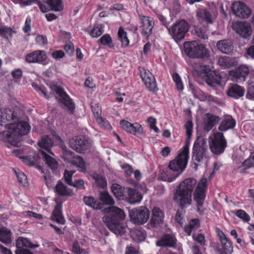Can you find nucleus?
Listing matches in <instances>:
<instances>
[{
  "instance_id": "nucleus-43",
  "label": "nucleus",
  "mask_w": 254,
  "mask_h": 254,
  "mask_svg": "<svg viewBox=\"0 0 254 254\" xmlns=\"http://www.w3.org/2000/svg\"><path fill=\"white\" fill-rule=\"evenodd\" d=\"M118 37L123 47H127L129 44V40L128 39L127 35V32L125 31L124 29L122 27H120L118 32Z\"/></svg>"
},
{
  "instance_id": "nucleus-49",
  "label": "nucleus",
  "mask_w": 254,
  "mask_h": 254,
  "mask_svg": "<svg viewBox=\"0 0 254 254\" xmlns=\"http://www.w3.org/2000/svg\"><path fill=\"white\" fill-rule=\"evenodd\" d=\"M111 190L114 194L120 199L123 196L122 189L120 185L114 184L112 186Z\"/></svg>"
},
{
  "instance_id": "nucleus-36",
  "label": "nucleus",
  "mask_w": 254,
  "mask_h": 254,
  "mask_svg": "<svg viewBox=\"0 0 254 254\" xmlns=\"http://www.w3.org/2000/svg\"><path fill=\"white\" fill-rule=\"evenodd\" d=\"M41 155L44 158L46 163L48 166L53 171L57 170L58 168L59 164L57 161L53 157L46 154L44 151H41Z\"/></svg>"
},
{
  "instance_id": "nucleus-48",
  "label": "nucleus",
  "mask_w": 254,
  "mask_h": 254,
  "mask_svg": "<svg viewBox=\"0 0 254 254\" xmlns=\"http://www.w3.org/2000/svg\"><path fill=\"white\" fill-rule=\"evenodd\" d=\"M14 171L15 173V175L19 183L21 184L23 186H26L28 183V182L27 180V177H26L25 174L23 172L19 170L16 171L15 170H14Z\"/></svg>"
},
{
  "instance_id": "nucleus-6",
  "label": "nucleus",
  "mask_w": 254,
  "mask_h": 254,
  "mask_svg": "<svg viewBox=\"0 0 254 254\" xmlns=\"http://www.w3.org/2000/svg\"><path fill=\"white\" fill-rule=\"evenodd\" d=\"M50 89L52 93L55 96L56 99L64 109L72 113L74 109V104L71 98L61 87L56 85L51 86Z\"/></svg>"
},
{
  "instance_id": "nucleus-7",
  "label": "nucleus",
  "mask_w": 254,
  "mask_h": 254,
  "mask_svg": "<svg viewBox=\"0 0 254 254\" xmlns=\"http://www.w3.org/2000/svg\"><path fill=\"white\" fill-rule=\"evenodd\" d=\"M209 145L211 151L215 154L222 153L227 146V141L222 132H217L209 137Z\"/></svg>"
},
{
  "instance_id": "nucleus-21",
  "label": "nucleus",
  "mask_w": 254,
  "mask_h": 254,
  "mask_svg": "<svg viewBox=\"0 0 254 254\" xmlns=\"http://www.w3.org/2000/svg\"><path fill=\"white\" fill-rule=\"evenodd\" d=\"M141 22V28L142 34L146 37L152 33L153 27V18L143 15H139Z\"/></svg>"
},
{
  "instance_id": "nucleus-29",
  "label": "nucleus",
  "mask_w": 254,
  "mask_h": 254,
  "mask_svg": "<svg viewBox=\"0 0 254 254\" xmlns=\"http://www.w3.org/2000/svg\"><path fill=\"white\" fill-rule=\"evenodd\" d=\"M39 146L41 148L40 150V152L41 151L45 150L52 154L53 153L51 151V148L53 145V141L47 135H44L41 137V138L38 141Z\"/></svg>"
},
{
  "instance_id": "nucleus-56",
  "label": "nucleus",
  "mask_w": 254,
  "mask_h": 254,
  "mask_svg": "<svg viewBox=\"0 0 254 254\" xmlns=\"http://www.w3.org/2000/svg\"><path fill=\"white\" fill-rule=\"evenodd\" d=\"M45 245V247H47L53 254H63V252L55 246L52 242L47 243Z\"/></svg>"
},
{
  "instance_id": "nucleus-2",
  "label": "nucleus",
  "mask_w": 254,
  "mask_h": 254,
  "mask_svg": "<svg viewBox=\"0 0 254 254\" xmlns=\"http://www.w3.org/2000/svg\"><path fill=\"white\" fill-rule=\"evenodd\" d=\"M6 128L7 130L3 133L4 140L13 146L17 145L20 136L27 134L30 130L29 125L25 122L7 124Z\"/></svg>"
},
{
  "instance_id": "nucleus-55",
  "label": "nucleus",
  "mask_w": 254,
  "mask_h": 254,
  "mask_svg": "<svg viewBox=\"0 0 254 254\" xmlns=\"http://www.w3.org/2000/svg\"><path fill=\"white\" fill-rule=\"evenodd\" d=\"M104 45H107L109 47H112V38L108 34L103 35L99 40Z\"/></svg>"
},
{
  "instance_id": "nucleus-14",
  "label": "nucleus",
  "mask_w": 254,
  "mask_h": 254,
  "mask_svg": "<svg viewBox=\"0 0 254 254\" xmlns=\"http://www.w3.org/2000/svg\"><path fill=\"white\" fill-rule=\"evenodd\" d=\"M232 9L234 14L241 18H247L251 14V9L243 2L235 1L232 4Z\"/></svg>"
},
{
  "instance_id": "nucleus-22",
  "label": "nucleus",
  "mask_w": 254,
  "mask_h": 254,
  "mask_svg": "<svg viewBox=\"0 0 254 254\" xmlns=\"http://www.w3.org/2000/svg\"><path fill=\"white\" fill-rule=\"evenodd\" d=\"M120 125L124 130L133 134H141L143 132V128L137 123L131 124L128 121L123 120L120 122Z\"/></svg>"
},
{
  "instance_id": "nucleus-39",
  "label": "nucleus",
  "mask_w": 254,
  "mask_h": 254,
  "mask_svg": "<svg viewBox=\"0 0 254 254\" xmlns=\"http://www.w3.org/2000/svg\"><path fill=\"white\" fill-rule=\"evenodd\" d=\"M252 167H254V155L252 153L239 166V172L244 173L245 170Z\"/></svg>"
},
{
  "instance_id": "nucleus-57",
  "label": "nucleus",
  "mask_w": 254,
  "mask_h": 254,
  "mask_svg": "<svg viewBox=\"0 0 254 254\" xmlns=\"http://www.w3.org/2000/svg\"><path fill=\"white\" fill-rule=\"evenodd\" d=\"M74 171L65 170L64 173V178L65 182L69 185H73L72 177Z\"/></svg>"
},
{
  "instance_id": "nucleus-13",
  "label": "nucleus",
  "mask_w": 254,
  "mask_h": 254,
  "mask_svg": "<svg viewBox=\"0 0 254 254\" xmlns=\"http://www.w3.org/2000/svg\"><path fill=\"white\" fill-rule=\"evenodd\" d=\"M232 28L239 36L244 39L249 37L252 33V28L247 22L236 21L232 24Z\"/></svg>"
},
{
  "instance_id": "nucleus-62",
  "label": "nucleus",
  "mask_w": 254,
  "mask_h": 254,
  "mask_svg": "<svg viewBox=\"0 0 254 254\" xmlns=\"http://www.w3.org/2000/svg\"><path fill=\"white\" fill-rule=\"evenodd\" d=\"M148 124L150 127L153 129L156 132H158L159 131V129L156 126V120L152 117H149L147 120Z\"/></svg>"
},
{
  "instance_id": "nucleus-18",
  "label": "nucleus",
  "mask_w": 254,
  "mask_h": 254,
  "mask_svg": "<svg viewBox=\"0 0 254 254\" xmlns=\"http://www.w3.org/2000/svg\"><path fill=\"white\" fill-rule=\"evenodd\" d=\"M47 58V56L44 51L37 50L28 54L25 59L29 63H42L45 62Z\"/></svg>"
},
{
  "instance_id": "nucleus-23",
  "label": "nucleus",
  "mask_w": 254,
  "mask_h": 254,
  "mask_svg": "<svg viewBox=\"0 0 254 254\" xmlns=\"http://www.w3.org/2000/svg\"><path fill=\"white\" fill-rule=\"evenodd\" d=\"M125 190V192L126 193V199L129 203H138L141 201L142 199V194L135 190L130 188H127Z\"/></svg>"
},
{
  "instance_id": "nucleus-28",
  "label": "nucleus",
  "mask_w": 254,
  "mask_h": 254,
  "mask_svg": "<svg viewBox=\"0 0 254 254\" xmlns=\"http://www.w3.org/2000/svg\"><path fill=\"white\" fill-rule=\"evenodd\" d=\"M219 235L221 244L223 246V251L221 253L225 254H232L233 252L232 242L226 237L222 232L219 233Z\"/></svg>"
},
{
  "instance_id": "nucleus-52",
  "label": "nucleus",
  "mask_w": 254,
  "mask_h": 254,
  "mask_svg": "<svg viewBox=\"0 0 254 254\" xmlns=\"http://www.w3.org/2000/svg\"><path fill=\"white\" fill-rule=\"evenodd\" d=\"M14 33V31L10 28L0 27V35L6 38L11 37Z\"/></svg>"
},
{
  "instance_id": "nucleus-1",
  "label": "nucleus",
  "mask_w": 254,
  "mask_h": 254,
  "mask_svg": "<svg viewBox=\"0 0 254 254\" xmlns=\"http://www.w3.org/2000/svg\"><path fill=\"white\" fill-rule=\"evenodd\" d=\"M207 183V179L203 178L196 186L197 181L195 179L188 178L185 180L177 188L174 195V200L181 206L190 205L191 202L192 192L196 187L193 193L194 200L197 204L198 211L202 212L206 195Z\"/></svg>"
},
{
  "instance_id": "nucleus-8",
  "label": "nucleus",
  "mask_w": 254,
  "mask_h": 254,
  "mask_svg": "<svg viewBox=\"0 0 254 254\" xmlns=\"http://www.w3.org/2000/svg\"><path fill=\"white\" fill-rule=\"evenodd\" d=\"M149 210L144 206L135 208L129 211V215L132 222L136 224L145 223L149 218Z\"/></svg>"
},
{
  "instance_id": "nucleus-59",
  "label": "nucleus",
  "mask_w": 254,
  "mask_h": 254,
  "mask_svg": "<svg viewBox=\"0 0 254 254\" xmlns=\"http://www.w3.org/2000/svg\"><path fill=\"white\" fill-rule=\"evenodd\" d=\"M96 121L101 127L107 129H110L111 128V126L109 122L106 120L103 119L101 117L97 119Z\"/></svg>"
},
{
  "instance_id": "nucleus-10",
  "label": "nucleus",
  "mask_w": 254,
  "mask_h": 254,
  "mask_svg": "<svg viewBox=\"0 0 254 254\" xmlns=\"http://www.w3.org/2000/svg\"><path fill=\"white\" fill-rule=\"evenodd\" d=\"M103 221L108 228L116 235H123L126 230V228L123 223H120L116 219L110 216H104Z\"/></svg>"
},
{
  "instance_id": "nucleus-60",
  "label": "nucleus",
  "mask_w": 254,
  "mask_h": 254,
  "mask_svg": "<svg viewBox=\"0 0 254 254\" xmlns=\"http://www.w3.org/2000/svg\"><path fill=\"white\" fill-rule=\"evenodd\" d=\"M192 93L194 96L200 101H204L206 100V93L201 90H193Z\"/></svg>"
},
{
  "instance_id": "nucleus-44",
  "label": "nucleus",
  "mask_w": 254,
  "mask_h": 254,
  "mask_svg": "<svg viewBox=\"0 0 254 254\" xmlns=\"http://www.w3.org/2000/svg\"><path fill=\"white\" fill-rule=\"evenodd\" d=\"M131 236L133 241L136 242H141L145 239V234L138 229L134 230L131 232Z\"/></svg>"
},
{
  "instance_id": "nucleus-61",
  "label": "nucleus",
  "mask_w": 254,
  "mask_h": 254,
  "mask_svg": "<svg viewBox=\"0 0 254 254\" xmlns=\"http://www.w3.org/2000/svg\"><path fill=\"white\" fill-rule=\"evenodd\" d=\"M91 108L95 119L97 120L100 118L102 113L101 108L96 104L92 105Z\"/></svg>"
},
{
  "instance_id": "nucleus-25",
  "label": "nucleus",
  "mask_w": 254,
  "mask_h": 254,
  "mask_svg": "<svg viewBox=\"0 0 254 254\" xmlns=\"http://www.w3.org/2000/svg\"><path fill=\"white\" fill-rule=\"evenodd\" d=\"M244 93V88L236 84L231 85L227 91L228 96L235 99H239L243 97Z\"/></svg>"
},
{
  "instance_id": "nucleus-12",
  "label": "nucleus",
  "mask_w": 254,
  "mask_h": 254,
  "mask_svg": "<svg viewBox=\"0 0 254 254\" xmlns=\"http://www.w3.org/2000/svg\"><path fill=\"white\" fill-rule=\"evenodd\" d=\"M140 77L144 84L150 91L157 90V87L154 76L148 70L143 67H139Z\"/></svg>"
},
{
  "instance_id": "nucleus-32",
  "label": "nucleus",
  "mask_w": 254,
  "mask_h": 254,
  "mask_svg": "<svg viewBox=\"0 0 254 254\" xmlns=\"http://www.w3.org/2000/svg\"><path fill=\"white\" fill-rule=\"evenodd\" d=\"M55 192L61 196H72L73 195L72 190L67 188L62 182L59 181L55 187Z\"/></svg>"
},
{
  "instance_id": "nucleus-5",
  "label": "nucleus",
  "mask_w": 254,
  "mask_h": 254,
  "mask_svg": "<svg viewBox=\"0 0 254 254\" xmlns=\"http://www.w3.org/2000/svg\"><path fill=\"white\" fill-rule=\"evenodd\" d=\"M184 48L187 55L190 58L205 59L209 57L208 50L197 41L185 42Z\"/></svg>"
},
{
  "instance_id": "nucleus-58",
  "label": "nucleus",
  "mask_w": 254,
  "mask_h": 254,
  "mask_svg": "<svg viewBox=\"0 0 254 254\" xmlns=\"http://www.w3.org/2000/svg\"><path fill=\"white\" fill-rule=\"evenodd\" d=\"M235 214L240 218L246 222H249L250 220V217L249 215L243 210H237Z\"/></svg>"
},
{
  "instance_id": "nucleus-27",
  "label": "nucleus",
  "mask_w": 254,
  "mask_h": 254,
  "mask_svg": "<svg viewBox=\"0 0 254 254\" xmlns=\"http://www.w3.org/2000/svg\"><path fill=\"white\" fill-rule=\"evenodd\" d=\"M176 238L171 235H166L163 236L161 239L157 242L156 244L159 247H169L171 248L176 247Z\"/></svg>"
},
{
  "instance_id": "nucleus-16",
  "label": "nucleus",
  "mask_w": 254,
  "mask_h": 254,
  "mask_svg": "<svg viewBox=\"0 0 254 254\" xmlns=\"http://www.w3.org/2000/svg\"><path fill=\"white\" fill-rule=\"evenodd\" d=\"M250 71L249 67L246 65H241L235 70L231 71L230 74L236 82L244 81Z\"/></svg>"
},
{
  "instance_id": "nucleus-24",
  "label": "nucleus",
  "mask_w": 254,
  "mask_h": 254,
  "mask_svg": "<svg viewBox=\"0 0 254 254\" xmlns=\"http://www.w3.org/2000/svg\"><path fill=\"white\" fill-rule=\"evenodd\" d=\"M236 124V120L232 116H225L220 122L218 129L221 131H225L233 129L235 127Z\"/></svg>"
},
{
  "instance_id": "nucleus-51",
  "label": "nucleus",
  "mask_w": 254,
  "mask_h": 254,
  "mask_svg": "<svg viewBox=\"0 0 254 254\" xmlns=\"http://www.w3.org/2000/svg\"><path fill=\"white\" fill-rule=\"evenodd\" d=\"M173 79L176 83V86L178 90H182L184 89V85L180 75L177 73H173Z\"/></svg>"
},
{
  "instance_id": "nucleus-30",
  "label": "nucleus",
  "mask_w": 254,
  "mask_h": 254,
  "mask_svg": "<svg viewBox=\"0 0 254 254\" xmlns=\"http://www.w3.org/2000/svg\"><path fill=\"white\" fill-rule=\"evenodd\" d=\"M17 118L16 113L11 110L7 109H0V121L6 122L14 120Z\"/></svg>"
},
{
  "instance_id": "nucleus-3",
  "label": "nucleus",
  "mask_w": 254,
  "mask_h": 254,
  "mask_svg": "<svg viewBox=\"0 0 254 254\" xmlns=\"http://www.w3.org/2000/svg\"><path fill=\"white\" fill-rule=\"evenodd\" d=\"M189 155V148L187 145L176 159L170 163L169 166L170 170L166 173L168 182L173 181L184 171L188 163Z\"/></svg>"
},
{
  "instance_id": "nucleus-41",
  "label": "nucleus",
  "mask_w": 254,
  "mask_h": 254,
  "mask_svg": "<svg viewBox=\"0 0 254 254\" xmlns=\"http://www.w3.org/2000/svg\"><path fill=\"white\" fill-rule=\"evenodd\" d=\"M99 198L106 205H113L115 204L114 200L106 191H102L100 192Z\"/></svg>"
},
{
  "instance_id": "nucleus-15",
  "label": "nucleus",
  "mask_w": 254,
  "mask_h": 254,
  "mask_svg": "<svg viewBox=\"0 0 254 254\" xmlns=\"http://www.w3.org/2000/svg\"><path fill=\"white\" fill-rule=\"evenodd\" d=\"M39 6L43 12L60 11L63 8L62 0H48L44 3H40Z\"/></svg>"
},
{
  "instance_id": "nucleus-54",
  "label": "nucleus",
  "mask_w": 254,
  "mask_h": 254,
  "mask_svg": "<svg viewBox=\"0 0 254 254\" xmlns=\"http://www.w3.org/2000/svg\"><path fill=\"white\" fill-rule=\"evenodd\" d=\"M72 252L75 254H86L87 252L82 249L77 241H74L72 245Z\"/></svg>"
},
{
  "instance_id": "nucleus-42",
  "label": "nucleus",
  "mask_w": 254,
  "mask_h": 254,
  "mask_svg": "<svg viewBox=\"0 0 254 254\" xmlns=\"http://www.w3.org/2000/svg\"><path fill=\"white\" fill-rule=\"evenodd\" d=\"M196 14L199 19L204 20L208 23H212L211 14L207 9H199Z\"/></svg>"
},
{
  "instance_id": "nucleus-40",
  "label": "nucleus",
  "mask_w": 254,
  "mask_h": 254,
  "mask_svg": "<svg viewBox=\"0 0 254 254\" xmlns=\"http://www.w3.org/2000/svg\"><path fill=\"white\" fill-rule=\"evenodd\" d=\"M199 227V220L197 219H192L189 224L185 227V232L190 235L192 233L194 232Z\"/></svg>"
},
{
  "instance_id": "nucleus-45",
  "label": "nucleus",
  "mask_w": 254,
  "mask_h": 254,
  "mask_svg": "<svg viewBox=\"0 0 254 254\" xmlns=\"http://www.w3.org/2000/svg\"><path fill=\"white\" fill-rule=\"evenodd\" d=\"M92 178L94 180L97 186L100 188H104L107 185V182L104 178L97 174H93Z\"/></svg>"
},
{
  "instance_id": "nucleus-37",
  "label": "nucleus",
  "mask_w": 254,
  "mask_h": 254,
  "mask_svg": "<svg viewBox=\"0 0 254 254\" xmlns=\"http://www.w3.org/2000/svg\"><path fill=\"white\" fill-rule=\"evenodd\" d=\"M70 163L79 168L81 172H85L86 169V163L84 162L83 159L78 155H75Z\"/></svg>"
},
{
  "instance_id": "nucleus-20",
  "label": "nucleus",
  "mask_w": 254,
  "mask_h": 254,
  "mask_svg": "<svg viewBox=\"0 0 254 254\" xmlns=\"http://www.w3.org/2000/svg\"><path fill=\"white\" fill-rule=\"evenodd\" d=\"M164 219V214L160 208L154 207L152 210V214L150 220V225L151 227H156L163 223Z\"/></svg>"
},
{
  "instance_id": "nucleus-9",
  "label": "nucleus",
  "mask_w": 254,
  "mask_h": 254,
  "mask_svg": "<svg viewBox=\"0 0 254 254\" xmlns=\"http://www.w3.org/2000/svg\"><path fill=\"white\" fill-rule=\"evenodd\" d=\"M189 30V25L185 20L177 21L169 31L176 41H180L185 38Z\"/></svg>"
},
{
  "instance_id": "nucleus-4",
  "label": "nucleus",
  "mask_w": 254,
  "mask_h": 254,
  "mask_svg": "<svg viewBox=\"0 0 254 254\" xmlns=\"http://www.w3.org/2000/svg\"><path fill=\"white\" fill-rule=\"evenodd\" d=\"M207 142L204 138L199 137L195 141L192 151V160L194 162V169L197 170L196 162L199 163L208 157Z\"/></svg>"
},
{
  "instance_id": "nucleus-35",
  "label": "nucleus",
  "mask_w": 254,
  "mask_h": 254,
  "mask_svg": "<svg viewBox=\"0 0 254 254\" xmlns=\"http://www.w3.org/2000/svg\"><path fill=\"white\" fill-rule=\"evenodd\" d=\"M83 201L86 205L94 209H100L103 206V203L95 199V198L92 196H84L83 197Z\"/></svg>"
},
{
  "instance_id": "nucleus-33",
  "label": "nucleus",
  "mask_w": 254,
  "mask_h": 254,
  "mask_svg": "<svg viewBox=\"0 0 254 254\" xmlns=\"http://www.w3.org/2000/svg\"><path fill=\"white\" fill-rule=\"evenodd\" d=\"M52 219L57 223L64 224V219L62 213V206L61 204L57 205L54 210Z\"/></svg>"
},
{
  "instance_id": "nucleus-34",
  "label": "nucleus",
  "mask_w": 254,
  "mask_h": 254,
  "mask_svg": "<svg viewBox=\"0 0 254 254\" xmlns=\"http://www.w3.org/2000/svg\"><path fill=\"white\" fill-rule=\"evenodd\" d=\"M16 246L17 248L20 249L23 247L30 248L31 249H35L39 247V245L38 244H33L27 238L19 237L16 243Z\"/></svg>"
},
{
  "instance_id": "nucleus-26",
  "label": "nucleus",
  "mask_w": 254,
  "mask_h": 254,
  "mask_svg": "<svg viewBox=\"0 0 254 254\" xmlns=\"http://www.w3.org/2000/svg\"><path fill=\"white\" fill-rule=\"evenodd\" d=\"M206 82L211 87L221 85L222 77L219 74L214 71H210L206 75Z\"/></svg>"
},
{
  "instance_id": "nucleus-17",
  "label": "nucleus",
  "mask_w": 254,
  "mask_h": 254,
  "mask_svg": "<svg viewBox=\"0 0 254 254\" xmlns=\"http://www.w3.org/2000/svg\"><path fill=\"white\" fill-rule=\"evenodd\" d=\"M220 120V117L218 116L209 113L205 114L203 119L204 130L209 131L219 122Z\"/></svg>"
},
{
  "instance_id": "nucleus-64",
  "label": "nucleus",
  "mask_w": 254,
  "mask_h": 254,
  "mask_svg": "<svg viewBox=\"0 0 254 254\" xmlns=\"http://www.w3.org/2000/svg\"><path fill=\"white\" fill-rule=\"evenodd\" d=\"M195 33L196 35L201 39L205 40L208 38V36L206 33V31L204 29L196 28L195 29Z\"/></svg>"
},
{
  "instance_id": "nucleus-38",
  "label": "nucleus",
  "mask_w": 254,
  "mask_h": 254,
  "mask_svg": "<svg viewBox=\"0 0 254 254\" xmlns=\"http://www.w3.org/2000/svg\"><path fill=\"white\" fill-rule=\"evenodd\" d=\"M11 232L5 227L0 228V241L8 244L11 241Z\"/></svg>"
},
{
  "instance_id": "nucleus-47",
  "label": "nucleus",
  "mask_w": 254,
  "mask_h": 254,
  "mask_svg": "<svg viewBox=\"0 0 254 254\" xmlns=\"http://www.w3.org/2000/svg\"><path fill=\"white\" fill-rule=\"evenodd\" d=\"M62 158H64V160H66L67 161L70 163L71 160L75 156V154H74L73 152L67 149L66 147L62 148Z\"/></svg>"
},
{
  "instance_id": "nucleus-53",
  "label": "nucleus",
  "mask_w": 254,
  "mask_h": 254,
  "mask_svg": "<svg viewBox=\"0 0 254 254\" xmlns=\"http://www.w3.org/2000/svg\"><path fill=\"white\" fill-rule=\"evenodd\" d=\"M24 162L29 166H34L36 164L39 159V156L38 154H35L32 158L31 157H26L23 158Z\"/></svg>"
},
{
  "instance_id": "nucleus-31",
  "label": "nucleus",
  "mask_w": 254,
  "mask_h": 254,
  "mask_svg": "<svg viewBox=\"0 0 254 254\" xmlns=\"http://www.w3.org/2000/svg\"><path fill=\"white\" fill-rule=\"evenodd\" d=\"M217 48L222 53L228 54L233 50V45L231 41L223 40L217 43Z\"/></svg>"
},
{
  "instance_id": "nucleus-19",
  "label": "nucleus",
  "mask_w": 254,
  "mask_h": 254,
  "mask_svg": "<svg viewBox=\"0 0 254 254\" xmlns=\"http://www.w3.org/2000/svg\"><path fill=\"white\" fill-rule=\"evenodd\" d=\"M102 212L105 214V216H110L114 219L124 220L126 218L125 212L121 208L112 206L105 208Z\"/></svg>"
},
{
  "instance_id": "nucleus-46",
  "label": "nucleus",
  "mask_w": 254,
  "mask_h": 254,
  "mask_svg": "<svg viewBox=\"0 0 254 254\" xmlns=\"http://www.w3.org/2000/svg\"><path fill=\"white\" fill-rule=\"evenodd\" d=\"M104 32V26L99 24L94 27L90 32V35L93 38H97Z\"/></svg>"
},
{
  "instance_id": "nucleus-63",
  "label": "nucleus",
  "mask_w": 254,
  "mask_h": 254,
  "mask_svg": "<svg viewBox=\"0 0 254 254\" xmlns=\"http://www.w3.org/2000/svg\"><path fill=\"white\" fill-rule=\"evenodd\" d=\"M192 237L194 240L196 241L200 245L203 246L205 245V237L202 234H199L197 236L192 235Z\"/></svg>"
},
{
  "instance_id": "nucleus-11",
  "label": "nucleus",
  "mask_w": 254,
  "mask_h": 254,
  "mask_svg": "<svg viewBox=\"0 0 254 254\" xmlns=\"http://www.w3.org/2000/svg\"><path fill=\"white\" fill-rule=\"evenodd\" d=\"M69 146L78 153H83L91 147V143L82 136H74L70 139Z\"/></svg>"
},
{
  "instance_id": "nucleus-50",
  "label": "nucleus",
  "mask_w": 254,
  "mask_h": 254,
  "mask_svg": "<svg viewBox=\"0 0 254 254\" xmlns=\"http://www.w3.org/2000/svg\"><path fill=\"white\" fill-rule=\"evenodd\" d=\"M218 63L223 68L229 67L232 65L231 59L227 57H223L219 59Z\"/></svg>"
}]
</instances>
